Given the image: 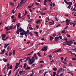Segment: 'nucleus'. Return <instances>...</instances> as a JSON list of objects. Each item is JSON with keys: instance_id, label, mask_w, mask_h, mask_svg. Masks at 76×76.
<instances>
[{"instance_id": "obj_60", "label": "nucleus", "mask_w": 76, "mask_h": 76, "mask_svg": "<svg viewBox=\"0 0 76 76\" xmlns=\"http://www.w3.org/2000/svg\"><path fill=\"white\" fill-rule=\"evenodd\" d=\"M25 14H28V11L26 10L25 11Z\"/></svg>"}, {"instance_id": "obj_46", "label": "nucleus", "mask_w": 76, "mask_h": 76, "mask_svg": "<svg viewBox=\"0 0 76 76\" xmlns=\"http://www.w3.org/2000/svg\"><path fill=\"white\" fill-rule=\"evenodd\" d=\"M35 4H36V5H37V6H39V3H38L36 2Z\"/></svg>"}, {"instance_id": "obj_59", "label": "nucleus", "mask_w": 76, "mask_h": 76, "mask_svg": "<svg viewBox=\"0 0 76 76\" xmlns=\"http://www.w3.org/2000/svg\"><path fill=\"white\" fill-rule=\"evenodd\" d=\"M63 72L60 75H59V76H63Z\"/></svg>"}, {"instance_id": "obj_21", "label": "nucleus", "mask_w": 76, "mask_h": 76, "mask_svg": "<svg viewBox=\"0 0 76 76\" xmlns=\"http://www.w3.org/2000/svg\"><path fill=\"white\" fill-rule=\"evenodd\" d=\"M62 63H64V64H67V63H66V62L64 61L63 60H62L61 61Z\"/></svg>"}, {"instance_id": "obj_3", "label": "nucleus", "mask_w": 76, "mask_h": 76, "mask_svg": "<svg viewBox=\"0 0 76 76\" xmlns=\"http://www.w3.org/2000/svg\"><path fill=\"white\" fill-rule=\"evenodd\" d=\"M70 20H69V19H67L66 20V26H68L70 23Z\"/></svg>"}, {"instance_id": "obj_27", "label": "nucleus", "mask_w": 76, "mask_h": 76, "mask_svg": "<svg viewBox=\"0 0 76 76\" xmlns=\"http://www.w3.org/2000/svg\"><path fill=\"white\" fill-rule=\"evenodd\" d=\"M55 41H57V39H58V37H56L55 38Z\"/></svg>"}, {"instance_id": "obj_47", "label": "nucleus", "mask_w": 76, "mask_h": 76, "mask_svg": "<svg viewBox=\"0 0 76 76\" xmlns=\"http://www.w3.org/2000/svg\"><path fill=\"white\" fill-rule=\"evenodd\" d=\"M9 69H12V65H10V66Z\"/></svg>"}, {"instance_id": "obj_49", "label": "nucleus", "mask_w": 76, "mask_h": 76, "mask_svg": "<svg viewBox=\"0 0 76 76\" xmlns=\"http://www.w3.org/2000/svg\"><path fill=\"white\" fill-rule=\"evenodd\" d=\"M12 22H15V19L13 18L12 19Z\"/></svg>"}, {"instance_id": "obj_38", "label": "nucleus", "mask_w": 76, "mask_h": 76, "mask_svg": "<svg viewBox=\"0 0 76 76\" xmlns=\"http://www.w3.org/2000/svg\"><path fill=\"white\" fill-rule=\"evenodd\" d=\"M29 29H30V30H33V28H32L31 27H29Z\"/></svg>"}, {"instance_id": "obj_39", "label": "nucleus", "mask_w": 76, "mask_h": 76, "mask_svg": "<svg viewBox=\"0 0 76 76\" xmlns=\"http://www.w3.org/2000/svg\"><path fill=\"white\" fill-rule=\"evenodd\" d=\"M59 38L60 39H62V37L61 36H59Z\"/></svg>"}, {"instance_id": "obj_55", "label": "nucleus", "mask_w": 76, "mask_h": 76, "mask_svg": "<svg viewBox=\"0 0 76 76\" xmlns=\"http://www.w3.org/2000/svg\"><path fill=\"white\" fill-rule=\"evenodd\" d=\"M68 28V26H66L65 27L64 29H67Z\"/></svg>"}, {"instance_id": "obj_26", "label": "nucleus", "mask_w": 76, "mask_h": 76, "mask_svg": "<svg viewBox=\"0 0 76 76\" xmlns=\"http://www.w3.org/2000/svg\"><path fill=\"white\" fill-rule=\"evenodd\" d=\"M56 75V72H53V76H55Z\"/></svg>"}, {"instance_id": "obj_17", "label": "nucleus", "mask_w": 76, "mask_h": 76, "mask_svg": "<svg viewBox=\"0 0 76 76\" xmlns=\"http://www.w3.org/2000/svg\"><path fill=\"white\" fill-rule=\"evenodd\" d=\"M5 51V49H4L3 50H2L1 52V54L2 55L3 54H4V51Z\"/></svg>"}, {"instance_id": "obj_64", "label": "nucleus", "mask_w": 76, "mask_h": 76, "mask_svg": "<svg viewBox=\"0 0 76 76\" xmlns=\"http://www.w3.org/2000/svg\"><path fill=\"white\" fill-rule=\"evenodd\" d=\"M32 7V5L31 6H28V8H31Z\"/></svg>"}, {"instance_id": "obj_12", "label": "nucleus", "mask_w": 76, "mask_h": 76, "mask_svg": "<svg viewBox=\"0 0 76 76\" xmlns=\"http://www.w3.org/2000/svg\"><path fill=\"white\" fill-rule=\"evenodd\" d=\"M74 23H72V24L73 25V27H75V25H76V21H74Z\"/></svg>"}, {"instance_id": "obj_40", "label": "nucleus", "mask_w": 76, "mask_h": 76, "mask_svg": "<svg viewBox=\"0 0 76 76\" xmlns=\"http://www.w3.org/2000/svg\"><path fill=\"white\" fill-rule=\"evenodd\" d=\"M55 19H56V21H57V22H58V19L57 18H55Z\"/></svg>"}, {"instance_id": "obj_45", "label": "nucleus", "mask_w": 76, "mask_h": 76, "mask_svg": "<svg viewBox=\"0 0 76 76\" xmlns=\"http://www.w3.org/2000/svg\"><path fill=\"white\" fill-rule=\"evenodd\" d=\"M11 73H12V71H11V70H10V71L9 72L8 74L10 75Z\"/></svg>"}, {"instance_id": "obj_34", "label": "nucleus", "mask_w": 76, "mask_h": 76, "mask_svg": "<svg viewBox=\"0 0 76 76\" xmlns=\"http://www.w3.org/2000/svg\"><path fill=\"white\" fill-rule=\"evenodd\" d=\"M17 26V27H19L20 26V24H16Z\"/></svg>"}, {"instance_id": "obj_53", "label": "nucleus", "mask_w": 76, "mask_h": 76, "mask_svg": "<svg viewBox=\"0 0 76 76\" xmlns=\"http://www.w3.org/2000/svg\"><path fill=\"white\" fill-rule=\"evenodd\" d=\"M68 42H69V41H66L65 42H64L63 43H65V44H66V43H67H67H68Z\"/></svg>"}, {"instance_id": "obj_8", "label": "nucleus", "mask_w": 76, "mask_h": 76, "mask_svg": "<svg viewBox=\"0 0 76 76\" xmlns=\"http://www.w3.org/2000/svg\"><path fill=\"white\" fill-rule=\"evenodd\" d=\"M42 21V20H38L36 21V23L37 24H38V23H41Z\"/></svg>"}, {"instance_id": "obj_14", "label": "nucleus", "mask_w": 76, "mask_h": 76, "mask_svg": "<svg viewBox=\"0 0 76 76\" xmlns=\"http://www.w3.org/2000/svg\"><path fill=\"white\" fill-rule=\"evenodd\" d=\"M20 32V31L19 30H17L16 33L17 34H19V32Z\"/></svg>"}, {"instance_id": "obj_11", "label": "nucleus", "mask_w": 76, "mask_h": 76, "mask_svg": "<svg viewBox=\"0 0 76 76\" xmlns=\"http://www.w3.org/2000/svg\"><path fill=\"white\" fill-rule=\"evenodd\" d=\"M37 56H39V57H42V56L41 55H40V54H41V53H39V52H38V53H37Z\"/></svg>"}, {"instance_id": "obj_28", "label": "nucleus", "mask_w": 76, "mask_h": 76, "mask_svg": "<svg viewBox=\"0 0 76 76\" xmlns=\"http://www.w3.org/2000/svg\"><path fill=\"white\" fill-rule=\"evenodd\" d=\"M26 64L25 63L23 66V68H26Z\"/></svg>"}, {"instance_id": "obj_63", "label": "nucleus", "mask_w": 76, "mask_h": 76, "mask_svg": "<svg viewBox=\"0 0 76 76\" xmlns=\"http://www.w3.org/2000/svg\"><path fill=\"white\" fill-rule=\"evenodd\" d=\"M18 73L16 72H15V76H17V75H18Z\"/></svg>"}, {"instance_id": "obj_50", "label": "nucleus", "mask_w": 76, "mask_h": 76, "mask_svg": "<svg viewBox=\"0 0 76 76\" xmlns=\"http://www.w3.org/2000/svg\"><path fill=\"white\" fill-rule=\"evenodd\" d=\"M10 47L9 46H8L7 47V50L8 51H9V49H10Z\"/></svg>"}, {"instance_id": "obj_56", "label": "nucleus", "mask_w": 76, "mask_h": 76, "mask_svg": "<svg viewBox=\"0 0 76 76\" xmlns=\"http://www.w3.org/2000/svg\"><path fill=\"white\" fill-rule=\"evenodd\" d=\"M15 50H13V54L15 55Z\"/></svg>"}, {"instance_id": "obj_7", "label": "nucleus", "mask_w": 76, "mask_h": 76, "mask_svg": "<svg viewBox=\"0 0 76 76\" xmlns=\"http://www.w3.org/2000/svg\"><path fill=\"white\" fill-rule=\"evenodd\" d=\"M24 34L25 35V37H27L28 36H27V35H26V34L24 33L22 31V33H20V35H23Z\"/></svg>"}, {"instance_id": "obj_41", "label": "nucleus", "mask_w": 76, "mask_h": 76, "mask_svg": "<svg viewBox=\"0 0 76 76\" xmlns=\"http://www.w3.org/2000/svg\"><path fill=\"white\" fill-rule=\"evenodd\" d=\"M12 19H13V18H15V15H13L11 16Z\"/></svg>"}, {"instance_id": "obj_42", "label": "nucleus", "mask_w": 76, "mask_h": 76, "mask_svg": "<svg viewBox=\"0 0 76 76\" xmlns=\"http://www.w3.org/2000/svg\"><path fill=\"white\" fill-rule=\"evenodd\" d=\"M72 59L73 60H76V58H75V57H74V58H72Z\"/></svg>"}, {"instance_id": "obj_24", "label": "nucleus", "mask_w": 76, "mask_h": 76, "mask_svg": "<svg viewBox=\"0 0 76 76\" xmlns=\"http://www.w3.org/2000/svg\"><path fill=\"white\" fill-rule=\"evenodd\" d=\"M3 61H4V62H7V59H5L4 58H3Z\"/></svg>"}, {"instance_id": "obj_51", "label": "nucleus", "mask_w": 76, "mask_h": 76, "mask_svg": "<svg viewBox=\"0 0 76 76\" xmlns=\"http://www.w3.org/2000/svg\"><path fill=\"white\" fill-rule=\"evenodd\" d=\"M23 4V2H20V4H21V5H22Z\"/></svg>"}, {"instance_id": "obj_48", "label": "nucleus", "mask_w": 76, "mask_h": 76, "mask_svg": "<svg viewBox=\"0 0 76 76\" xmlns=\"http://www.w3.org/2000/svg\"><path fill=\"white\" fill-rule=\"evenodd\" d=\"M54 25V22L53 21V23L50 24V25Z\"/></svg>"}, {"instance_id": "obj_19", "label": "nucleus", "mask_w": 76, "mask_h": 76, "mask_svg": "<svg viewBox=\"0 0 76 76\" xmlns=\"http://www.w3.org/2000/svg\"><path fill=\"white\" fill-rule=\"evenodd\" d=\"M5 29H6V31H9V30H10V28H9L7 27H6L5 28Z\"/></svg>"}, {"instance_id": "obj_25", "label": "nucleus", "mask_w": 76, "mask_h": 76, "mask_svg": "<svg viewBox=\"0 0 76 76\" xmlns=\"http://www.w3.org/2000/svg\"><path fill=\"white\" fill-rule=\"evenodd\" d=\"M57 70V69L56 67L53 68V70H54V71H55V72H56V70Z\"/></svg>"}, {"instance_id": "obj_52", "label": "nucleus", "mask_w": 76, "mask_h": 76, "mask_svg": "<svg viewBox=\"0 0 76 76\" xmlns=\"http://www.w3.org/2000/svg\"><path fill=\"white\" fill-rule=\"evenodd\" d=\"M66 36L67 37H70V35L68 34H66Z\"/></svg>"}, {"instance_id": "obj_20", "label": "nucleus", "mask_w": 76, "mask_h": 76, "mask_svg": "<svg viewBox=\"0 0 76 76\" xmlns=\"http://www.w3.org/2000/svg\"><path fill=\"white\" fill-rule=\"evenodd\" d=\"M68 3H69V6H71L72 5V2H68Z\"/></svg>"}, {"instance_id": "obj_23", "label": "nucleus", "mask_w": 76, "mask_h": 76, "mask_svg": "<svg viewBox=\"0 0 76 76\" xmlns=\"http://www.w3.org/2000/svg\"><path fill=\"white\" fill-rule=\"evenodd\" d=\"M50 41H52V39H53L54 38L53 37H52L51 36H50Z\"/></svg>"}, {"instance_id": "obj_29", "label": "nucleus", "mask_w": 76, "mask_h": 76, "mask_svg": "<svg viewBox=\"0 0 76 76\" xmlns=\"http://www.w3.org/2000/svg\"><path fill=\"white\" fill-rule=\"evenodd\" d=\"M31 58V57H28L27 58H26V60L28 61V60H29Z\"/></svg>"}, {"instance_id": "obj_5", "label": "nucleus", "mask_w": 76, "mask_h": 76, "mask_svg": "<svg viewBox=\"0 0 76 76\" xmlns=\"http://www.w3.org/2000/svg\"><path fill=\"white\" fill-rule=\"evenodd\" d=\"M47 47L46 46H45L44 47L42 48L41 51H47Z\"/></svg>"}, {"instance_id": "obj_30", "label": "nucleus", "mask_w": 76, "mask_h": 76, "mask_svg": "<svg viewBox=\"0 0 76 76\" xmlns=\"http://www.w3.org/2000/svg\"><path fill=\"white\" fill-rule=\"evenodd\" d=\"M28 69H30V67H27L26 68V70H28Z\"/></svg>"}, {"instance_id": "obj_2", "label": "nucleus", "mask_w": 76, "mask_h": 76, "mask_svg": "<svg viewBox=\"0 0 76 76\" xmlns=\"http://www.w3.org/2000/svg\"><path fill=\"white\" fill-rule=\"evenodd\" d=\"M73 41H74V40H70L68 41V43L66 44V45H69V46H71L72 44L74 42Z\"/></svg>"}, {"instance_id": "obj_36", "label": "nucleus", "mask_w": 76, "mask_h": 76, "mask_svg": "<svg viewBox=\"0 0 76 76\" xmlns=\"http://www.w3.org/2000/svg\"><path fill=\"white\" fill-rule=\"evenodd\" d=\"M12 53L10 52V53H9V56H11V55H12Z\"/></svg>"}, {"instance_id": "obj_37", "label": "nucleus", "mask_w": 76, "mask_h": 76, "mask_svg": "<svg viewBox=\"0 0 76 76\" xmlns=\"http://www.w3.org/2000/svg\"><path fill=\"white\" fill-rule=\"evenodd\" d=\"M11 5V6H12L13 5V4L12 3V2H10L9 3Z\"/></svg>"}, {"instance_id": "obj_9", "label": "nucleus", "mask_w": 76, "mask_h": 76, "mask_svg": "<svg viewBox=\"0 0 76 76\" xmlns=\"http://www.w3.org/2000/svg\"><path fill=\"white\" fill-rule=\"evenodd\" d=\"M1 37H2V39H3V38H6V34H2L1 35Z\"/></svg>"}, {"instance_id": "obj_13", "label": "nucleus", "mask_w": 76, "mask_h": 76, "mask_svg": "<svg viewBox=\"0 0 76 76\" xmlns=\"http://www.w3.org/2000/svg\"><path fill=\"white\" fill-rule=\"evenodd\" d=\"M48 1H45L44 0V4L45 5V6H47V4H46V3Z\"/></svg>"}, {"instance_id": "obj_61", "label": "nucleus", "mask_w": 76, "mask_h": 76, "mask_svg": "<svg viewBox=\"0 0 76 76\" xmlns=\"http://www.w3.org/2000/svg\"><path fill=\"white\" fill-rule=\"evenodd\" d=\"M56 6V4H55V3H53V7H54V6Z\"/></svg>"}, {"instance_id": "obj_16", "label": "nucleus", "mask_w": 76, "mask_h": 76, "mask_svg": "<svg viewBox=\"0 0 76 76\" xmlns=\"http://www.w3.org/2000/svg\"><path fill=\"white\" fill-rule=\"evenodd\" d=\"M56 52H61V49H57L56 50Z\"/></svg>"}, {"instance_id": "obj_31", "label": "nucleus", "mask_w": 76, "mask_h": 76, "mask_svg": "<svg viewBox=\"0 0 76 76\" xmlns=\"http://www.w3.org/2000/svg\"><path fill=\"white\" fill-rule=\"evenodd\" d=\"M9 28L11 29H13V26H10Z\"/></svg>"}, {"instance_id": "obj_22", "label": "nucleus", "mask_w": 76, "mask_h": 76, "mask_svg": "<svg viewBox=\"0 0 76 76\" xmlns=\"http://www.w3.org/2000/svg\"><path fill=\"white\" fill-rule=\"evenodd\" d=\"M23 32H24V33H25L26 34V35H28L29 34V33H26L24 30H23Z\"/></svg>"}, {"instance_id": "obj_6", "label": "nucleus", "mask_w": 76, "mask_h": 76, "mask_svg": "<svg viewBox=\"0 0 76 76\" xmlns=\"http://www.w3.org/2000/svg\"><path fill=\"white\" fill-rule=\"evenodd\" d=\"M62 69H63L62 68H60L58 70V71H57V74L58 75V74H59V73H60V72H62Z\"/></svg>"}, {"instance_id": "obj_4", "label": "nucleus", "mask_w": 76, "mask_h": 76, "mask_svg": "<svg viewBox=\"0 0 76 76\" xmlns=\"http://www.w3.org/2000/svg\"><path fill=\"white\" fill-rule=\"evenodd\" d=\"M17 30H19L20 31V32L21 33L23 31V29L21 28L20 27V29H19V27H17Z\"/></svg>"}, {"instance_id": "obj_15", "label": "nucleus", "mask_w": 76, "mask_h": 76, "mask_svg": "<svg viewBox=\"0 0 76 76\" xmlns=\"http://www.w3.org/2000/svg\"><path fill=\"white\" fill-rule=\"evenodd\" d=\"M64 1L66 4H67L68 5L69 4V2H67V1H66V0H64Z\"/></svg>"}, {"instance_id": "obj_35", "label": "nucleus", "mask_w": 76, "mask_h": 76, "mask_svg": "<svg viewBox=\"0 0 76 76\" xmlns=\"http://www.w3.org/2000/svg\"><path fill=\"white\" fill-rule=\"evenodd\" d=\"M29 34H30L31 36H32L33 35V34H32V33H31V32H30L29 33Z\"/></svg>"}, {"instance_id": "obj_58", "label": "nucleus", "mask_w": 76, "mask_h": 76, "mask_svg": "<svg viewBox=\"0 0 76 76\" xmlns=\"http://www.w3.org/2000/svg\"><path fill=\"white\" fill-rule=\"evenodd\" d=\"M34 75V73H32L31 74V75L29 76H33V75Z\"/></svg>"}, {"instance_id": "obj_32", "label": "nucleus", "mask_w": 76, "mask_h": 76, "mask_svg": "<svg viewBox=\"0 0 76 76\" xmlns=\"http://www.w3.org/2000/svg\"><path fill=\"white\" fill-rule=\"evenodd\" d=\"M13 13L14 14H15V10H13L12 11V12H11L12 14Z\"/></svg>"}, {"instance_id": "obj_33", "label": "nucleus", "mask_w": 76, "mask_h": 76, "mask_svg": "<svg viewBox=\"0 0 76 76\" xmlns=\"http://www.w3.org/2000/svg\"><path fill=\"white\" fill-rule=\"evenodd\" d=\"M65 30H64L63 31H61V34H64L65 32Z\"/></svg>"}, {"instance_id": "obj_10", "label": "nucleus", "mask_w": 76, "mask_h": 76, "mask_svg": "<svg viewBox=\"0 0 76 76\" xmlns=\"http://www.w3.org/2000/svg\"><path fill=\"white\" fill-rule=\"evenodd\" d=\"M9 45V43H8V44L4 45V48H6Z\"/></svg>"}, {"instance_id": "obj_57", "label": "nucleus", "mask_w": 76, "mask_h": 76, "mask_svg": "<svg viewBox=\"0 0 76 76\" xmlns=\"http://www.w3.org/2000/svg\"><path fill=\"white\" fill-rule=\"evenodd\" d=\"M19 70H20V68H19L17 71V72H16V73H18V72H19Z\"/></svg>"}, {"instance_id": "obj_62", "label": "nucleus", "mask_w": 76, "mask_h": 76, "mask_svg": "<svg viewBox=\"0 0 76 76\" xmlns=\"http://www.w3.org/2000/svg\"><path fill=\"white\" fill-rule=\"evenodd\" d=\"M35 64H33L31 65V67H34V66H35Z\"/></svg>"}, {"instance_id": "obj_18", "label": "nucleus", "mask_w": 76, "mask_h": 76, "mask_svg": "<svg viewBox=\"0 0 76 76\" xmlns=\"http://www.w3.org/2000/svg\"><path fill=\"white\" fill-rule=\"evenodd\" d=\"M21 13H20L18 14V17L19 19H20L21 18V17H20Z\"/></svg>"}, {"instance_id": "obj_43", "label": "nucleus", "mask_w": 76, "mask_h": 76, "mask_svg": "<svg viewBox=\"0 0 76 76\" xmlns=\"http://www.w3.org/2000/svg\"><path fill=\"white\" fill-rule=\"evenodd\" d=\"M70 7H71V6L69 5V6H68L67 7V8L68 9H70Z\"/></svg>"}, {"instance_id": "obj_54", "label": "nucleus", "mask_w": 76, "mask_h": 76, "mask_svg": "<svg viewBox=\"0 0 76 76\" xmlns=\"http://www.w3.org/2000/svg\"><path fill=\"white\" fill-rule=\"evenodd\" d=\"M34 34H36V35H38V33L37 32H34Z\"/></svg>"}, {"instance_id": "obj_1", "label": "nucleus", "mask_w": 76, "mask_h": 76, "mask_svg": "<svg viewBox=\"0 0 76 76\" xmlns=\"http://www.w3.org/2000/svg\"><path fill=\"white\" fill-rule=\"evenodd\" d=\"M34 58H35V59ZM38 57L37 56V54H34L32 56V58L30 59L28 61V64H32L35 61V59L38 60Z\"/></svg>"}, {"instance_id": "obj_44", "label": "nucleus", "mask_w": 76, "mask_h": 76, "mask_svg": "<svg viewBox=\"0 0 76 76\" xmlns=\"http://www.w3.org/2000/svg\"><path fill=\"white\" fill-rule=\"evenodd\" d=\"M18 68V66H15V70H16V69H17Z\"/></svg>"}]
</instances>
